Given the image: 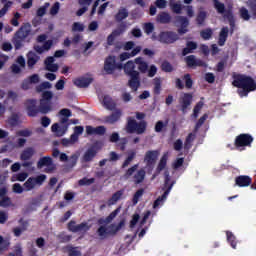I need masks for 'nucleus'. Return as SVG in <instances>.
<instances>
[{"label": "nucleus", "instance_id": "1", "mask_svg": "<svg viewBox=\"0 0 256 256\" xmlns=\"http://www.w3.org/2000/svg\"><path fill=\"white\" fill-rule=\"evenodd\" d=\"M119 213H121V207L116 208L106 218H99L97 220V223L100 226L96 233L101 240L107 239L109 236L117 235V233L121 231L122 227L125 225V220L120 221L117 226H115V224H111L107 227V225H109V223H111Z\"/></svg>", "mask_w": 256, "mask_h": 256}, {"label": "nucleus", "instance_id": "2", "mask_svg": "<svg viewBox=\"0 0 256 256\" xmlns=\"http://www.w3.org/2000/svg\"><path fill=\"white\" fill-rule=\"evenodd\" d=\"M232 79V85L238 89L237 94L239 97H249L250 93L256 91V81L250 75L234 72Z\"/></svg>", "mask_w": 256, "mask_h": 256}, {"label": "nucleus", "instance_id": "3", "mask_svg": "<svg viewBox=\"0 0 256 256\" xmlns=\"http://www.w3.org/2000/svg\"><path fill=\"white\" fill-rule=\"evenodd\" d=\"M31 35H33V30L31 29L30 23L23 24L14 34L12 43L16 50L23 47V43H31Z\"/></svg>", "mask_w": 256, "mask_h": 256}, {"label": "nucleus", "instance_id": "4", "mask_svg": "<svg viewBox=\"0 0 256 256\" xmlns=\"http://www.w3.org/2000/svg\"><path fill=\"white\" fill-rule=\"evenodd\" d=\"M124 73L130 79L128 80V87L132 89V91H139V87H141V76L139 74V71L135 70V62L133 61H128L124 65Z\"/></svg>", "mask_w": 256, "mask_h": 256}, {"label": "nucleus", "instance_id": "5", "mask_svg": "<svg viewBox=\"0 0 256 256\" xmlns=\"http://www.w3.org/2000/svg\"><path fill=\"white\" fill-rule=\"evenodd\" d=\"M126 131L127 133H136L137 135H143V133L147 131V121L142 120L140 122H137V120L133 117H128Z\"/></svg>", "mask_w": 256, "mask_h": 256}, {"label": "nucleus", "instance_id": "6", "mask_svg": "<svg viewBox=\"0 0 256 256\" xmlns=\"http://www.w3.org/2000/svg\"><path fill=\"white\" fill-rule=\"evenodd\" d=\"M152 41H159L163 45H173L179 41V34L174 31H161L158 36L152 35Z\"/></svg>", "mask_w": 256, "mask_h": 256}, {"label": "nucleus", "instance_id": "7", "mask_svg": "<svg viewBox=\"0 0 256 256\" xmlns=\"http://www.w3.org/2000/svg\"><path fill=\"white\" fill-rule=\"evenodd\" d=\"M253 141L254 138L251 134H239L234 140V149H237V151H245V147H251Z\"/></svg>", "mask_w": 256, "mask_h": 256}, {"label": "nucleus", "instance_id": "8", "mask_svg": "<svg viewBox=\"0 0 256 256\" xmlns=\"http://www.w3.org/2000/svg\"><path fill=\"white\" fill-rule=\"evenodd\" d=\"M214 9H216L219 15H223L224 19L229 20L230 25L233 27V10L231 8H226L225 4L220 2L219 0H213Z\"/></svg>", "mask_w": 256, "mask_h": 256}, {"label": "nucleus", "instance_id": "9", "mask_svg": "<svg viewBox=\"0 0 256 256\" xmlns=\"http://www.w3.org/2000/svg\"><path fill=\"white\" fill-rule=\"evenodd\" d=\"M227 19V18H224ZM230 29L227 26H224L221 28L219 35H218V45L219 47H224L225 43H227V39L230 35H233L235 33V16H233L234 25H231V22L227 19Z\"/></svg>", "mask_w": 256, "mask_h": 256}, {"label": "nucleus", "instance_id": "10", "mask_svg": "<svg viewBox=\"0 0 256 256\" xmlns=\"http://www.w3.org/2000/svg\"><path fill=\"white\" fill-rule=\"evenodd\" d=\"M47 176L45 174H40L36 177H29L26 182L23 184L25 191H33L36 186L41 187L45 183Z\"/></svg>", "mask_w": 256, "mask_h": 256}, {"label": "nucleus", "instance_id": "11", "mask_svg": "<svg viewBox=\"0 0 256 256\" xmlns=\"http://www.w3.org/2000/svg\"><path fill=\"white\" fill-rule=\"evenodd\" d=\"M67 229L71 233H87L91 229V225L87 222H82L80 224H77L75 220H71L67 224Z\"/></svg>", "mask_w": 256, "mask_h": 256}, {"label": "nucleus", "instance_id": "12", "mask_svg": "<svg viewBox=\"0 0 256 256\" xmlns=\"http://www.w3.org/2000/svg\"><path fill=\"white\" fill-rule=\"evenodd\" d=\"M67 121H69V118L63 117L60 119V123L62 126H59L58 123H54L51 126L52 133H56L57 137H63L67 133V130L69 129V124H67Z\"/></svg>", "mask_w": 256, "mask_h": 256}, {"label": "nucleus", "instance_id": "13", "mask_svg": "<svg viewBox=\"0 0 256 256\" xmlns=\"http://www.w3.org/2000/svg\"><path fill=\"white\" fill-rule=\"evenodd\" d=\"M99 149H101V147H99V143L98 142L94 143L90 148L86 150V152L82 157V161H84V163H91V161H93V159L97 157V153H99Z\"/></svg>", "mask_w": 256, "mask_h": 256}, {"label": "nucleus", "instance_id": "14", "mask_svg": "<svg viewBox=\"0 0 256 256\" xmlns=\"http://www.w3.org/2000/svg\"><path fill=\"white\" fill-rule=\"evenodd\" d=\"M157 159H159V150H148L144 156L146 167L153 169L155 163H157Z\"/></svg>", "mask_w": 256, "mask_h": 256}, {"label": "nucleus", "instance_id": "15", "mask_svg": "<svg viewBox=\"0 0 256 256\" xmlns=\"http://www.w3.org/2000/svg\"><path fill=\"white\" fill-rule=\"evenodd\" d=\"M180 107L182 113H187V109L191 107V103H193V94L184 93V95L179 99Z\"/></svg>", "mask_w": 256, "mask_h": 256}, {"label": "nucleus", "instance_id": "16", "mask_svg": "<svg viewBox=\"0 0 256 256\" xmlns=\"http://www.w3.org/2000/svg\"><path fill=\"white\" fill-rule=\"evenodd\" d=\"M176 21L179 23L180 28H178V35H185L189 32V19L185 16H176Z\"/></svg>", "mask_w": 256, "mask_h": 256}, {"label": "nucleus", "instance_id": "17", "mask_svg": "<svg viewBox=\"0 0 256 256\" xmlns=\"http://www.w3.org/2000/svg\"><path fill=\"white\" fill-rule=\"evenodd\" d=\"M28 117H37L40 113L39 108H37V100H28L26 106Z\"/></svg>", "mask_w": 256, "mask_h": 256}, {"label": "nucleus", "instance_id": "18", "mask_svg": "<svg viewBox=\"0 0 256 256\" xmlns=\"http://www.w3.org/2000/svg\"><path fill=\"white\" fill-rule=\"evenodd\" d=\"M253 183V179L247 175H240L235 178L236 187H249Z\"/></svg>", "mask_w": 256, "mask_h": 256}, {"label": "nucleus", "instance_id": "19", "mask_svg": "<svg viewBox=\"0 0 256 256\" xmlns=\"http://www.w3.org/2000/svg\"><path fill=\"white\" fill-rule=\"evenodd\" d=\"M187 67H205V62L197 59L195 55H189L185 58Z\"/></svg>", "mask_w": 256, "mask_h": 256}, {"label": "nucleus", "instance_id": "20", "mask_svg": "<svg viewBox=\"0 0 256 256\" xmlns=\"http://www.w3.org/2000/svg\"><path fill=\"white\" fill-rule=\"evenodd\" d=\"M16 63L18 64H12L11 65V71L14 73V75H19L21 73V68L25 69V58L23 56H18L16 59Z\"/></svg>", "mask_w": 256, "mask_h": 256}, {"label": "nucleus", "instance_id": "21", "mask_svg": "<svg viewBox=\"0 0 256 256\" xmlns=\"http://www.w3.org/2000/svg\"><path fill=\"white\" fill-rule=\"evenodd\" d=\"M54 63H55V57L48 56L44 61L46 71H50L51 73H57V71H59V65Z\"/></svg>", "mask_w": 256, "mask_h": 256}, {"label": "nucleus", "instance_id": "22", "mask_svg": "<svg viewBox=\"0 0 256 256\" xmlns=\"http://www.w3.org/2000/svg\"><path fill=\"white\" fill-rule=\"evenodd\" d=\"M91 83H93V78L79 77L73 80V84L80 89H86Z\"/></svg>", "mask_w": 256, "mask_h": 256}, {"label": "nucleus", "instance_id": "23", "mask_svg": "<svg viewBox=\"0 0 256 256\" xmlns=\"http://www.w3.org/2000/svg\"><path fill=\"white\" fill-rule=\"evenodd\" d=\"M104 71H106L107 75H113L115 71V57L109 56L106 58L104 62Z\"/></svg>", "mask_w": 256, "mask_h": 256}, {"label": "nucleus", "instance_id": "24", "mask_svg": "<svg viewBox=\"0 0 256 256\" xmlns=\"http://www.w3.org/2000/svg\"><path fill=\"white\" fill-rule=\"evenodd\" d=\"M87 135H104L107 133V128L105 126H97L96 128L93 126H86Z\"/></svg>", "mask_w": 256, "mask_h": 256}, {"label": "nucleus", "instance_id": "25", "mask_svg": "<svg viewBox=\"0 0 256 256\" xmlns=\"http://www.w3.org/2000/svg\"><path fill=\"white\" fill-rule=\"evenodd\" d=\"M39 59H41V57H39V55H37L35 52L33 51L28 52L27 54L28 69H33V67H35V65L39 63Z\"/></svg>", "mask_w": 256, "mask_h": 256}, {"label": "nucleus", "instance_id": "26", "mask_svg": "<svg viewBox=\"0 0 256 256\" xmlns=\"http://www.w3.org/2000/svg\"><path fill=\"white\" fill-rule=\"evenodd\" d=\"M122 112L121 110H116L115 112H112L109 116H106L104 118L105 123H109L110 125H113V123H117L121 119Z\"/></svg>", "mask_w": 256, "mask_h": 256}, {"label": "nucleus", "instance_id": "27", "mask_svg": "<svg viewBox=\"0 0 256 256\" xmlns=\"http://www.w3.org/2000/svg\"><path fill=\"white\" fill-rule=\"evenodd\" d=\"M39 111L42 115H47V113H51L53 111V106L50 101L40 100Z\"/></svg>", "mask_w": 256, "mask_h": 256}, {"label": "nucleus", "instance_id": "28", "mask_svg": "<svg viewBox=\"0 0 256 256\" xmlns=\"http://www.w3.org/2000/svg\"><path fill=\"white\" fill-rule=\"evenodd\" d=\"M171 189H173V184H171L167 190L164 191V193L159 196L153 203V208L157 209V207H159V205H161L163 203V201H165V199H167V197L169 196V193H171Z\"/></svg>", "mask_w": 256, "mask_h": 256}, {"label": "nucleus", "instance_id": "29", "mask_svg": "<svg viewBox=\"0 0 256 256\" xmlns=\"http://www.w3.org/2000/svg\"><path fill=\"white\" fill-rule=\"evenodd\" d=\"M157 23H161V25H168L171 23V14L168 12H160L156 17Z\"/></svg>", "mask_w": 256, "mask_h": 256}, {"label": "nucleus", "instance_id": "30", "mask_svg": "<svg viewBox=\"0 0 256 256\" xmlns=\"http://www.w3.org/2000/svg\"><path fill=\"white\" fill-rule=\"evenodd\" d=\"M146 175L147 172H145V169L141 168L140 170H138L133 176V181L135 185H141V183L145 181Z\"/></svg>", "mask_w": 256, "mask_h": 256}, {"label": "nucleus", "instance_id": "31", "mask_svg": "<svg viewBox=\"0 0 256 256\" xmlns=\"http://www.w3.org/2000/svg\"><path fill=\"white\" fill-rule=\"evenodd\" d=\"M127 17H129V10H127V8H120L115 14L114 19L116 23H121V21H125Z\"/></svg>", "mask_w": 256, "mask_h": 256}, {"label": "nucleus", "instance_id": "32", "mask_svg": "<svg viewBox=\"0 0 256 256\" xmlns=\"http://www.w3.org/2000/svg\"><path fill=\"white\" fill-rule=\"evenodd\" d=\"M53 165V158L51 156H44L37 162V168L43 169V167H51Z\"/></svg>", "mask_w": 256, "mask_h": 256}, {"label": "nucleus", "instance_id": "33", "mask_svg": "<svg viewBox=\"0 0 256 256\" xmlns=\"http://www.w3.org/2000/svg\"><path fill=\"white\" fill-rule=\"evenodd\" d=\"M35 155V149L33 147H28L24 149L20 155L21 161H29L31 157Z\"/></svg>", "mask_w": 256, "mask_h": 256}, {"label": "nucleus", "instance_id": "34", "mask_svg": "<svg viewBox=\"0 0 256 256\" xmlns=\"http://www.w3.org/2000/svg\"><path fill=\"white\" fill-rule=\"evenodd\" d=\"M125 193V190L124 189H121V190H118L116 191L112 197L108 200V205L111 206V205H115V203H117V201L121 200V198L123 197Z\"/></svg>", "mask_w": 256, "mask_h": 256}, {"label": "nucleus", "instance_id": "35", "mask_svg": "<svg viewBox=\"0 0 256 256\" xmlns=\"http://www.w3.org/2000/svg\"><path fill=\"white\" fill-rule=\"evenodd\" d=\"M135 63H136V65H138V71H140V73H147V71L149 69V64H147V62L143 61L142 57L136 58Z\"/></svg>", "mask_w": 256, "mask_h": 256}, {"label": "nucleus", "instance_id": "36", "mask_svg": "<svg viewBox=\"0 0 256 256\" xmlns=\"http://www.w3.org/2000/svg\"><path fill=\"white\" fill-rule=\"evenodd\" d=\"M103 105L104 107H106V109H108V111H113L117 107V104L113 101V98L110 96H104Z\"/></svg>", "mask_w": 256, "mask_h": 256}, {"label": "nucleus", "instance_id": "37", "mask_svg": "<svg viewBox=\"0 0 256 256\" xmlns=\"http://www.w3.org/2000/svg\"><path fill=\"white\" fill-rule=\"evenodd\" d=\"M227 241L232 247V249H237V237L231 231H226Z\"/></svg>", "mask_w": 256, "mask_h": 256}, {"label": "nucleus", "instance_id": "38", "mask_svg": "<svg viewBox=\"0 0 256 256\" xmlns=\"http://www.w3.org/2000/svg\"><path fill=\"white\" fill-rule=\"evenodd\" d=\"M207 19V11L199 10L196 16V23L199 26L205 25V20Z\"/></svg>", "mask_w": 256, "mask_h": 256}, {"label": "nucleus", "instance_id": "39", "mask_svg": "<svg viewBox=\"0 0 256 256\" xmlns=\"http://www.w3.org/2000/svg\"><path fill=\"white\" fill-rule=\"evenodd\" d=\"M246 5L252 15V19L256 21V0H247Z\"/></svg>", "mask_w": 256, "mask_h": 256}, {"label": "nucleus", "instance_id": "40", "mask_svg": "<svg viewBox=\"0 0 256 256\" xmlns=\"http://www.w3.org/2000/svg\"><path fill=\"white\" fill-rule=\"evenodd\" d=\"M239 16L240 19H243V21H249L250 19H252V14L249 13V10L245 7H241L239 9Z\"/></svg>", "mask_w": 256, "mask_h": 256}, {"label": "nucleus", "instance_id": "41", "mask_svg": "<svg viewBox=\"0 0 256 256\" xmlns=\"http://www.w3.org/2000/svg\"><path fill=\"white\" fill-rule=\"evenodd\" d=\"M136 155L137 152H135V150H131L130 152H128V156L122 164V169H125V167H129L131 161L135 159Z\"/></svg>", "mask_w": 256, "mask_h": 256}, {"label": "nucleus", "instance_id": "42", "mask_svg": "<svg viewBox=\"0 0 256 256\" xmlns=\"http://www.w3.org/2000/svg\"><path fill=\"white\" fill-rule=\"evenodd\" d=\"M161 71H163L164 73H173V71H175V69L173 68V65L170 64L169 61L164 60L161 63Z\"/></svg>", "mask_w": 256, "mask_h": 256}, {"label": "nucleus", "instance_id": "43", "mask_svg": "<svg viewBox=\"0 0 256 256\" xmlns=\"http://www.w3.org/2000/svg\"><path fill=\"white\" fill-rule=\"evenodd\" d=\"M56 237H57L59 243H69V241H71V239H73L72 235H69L65 232L58 234Z\"/></svg>", "mask_w": 256, "mask_h": 256}, {"label": "nucleus", "instance_id": "44", "mask_svg": "<svg viewBox=\"0 0 256 256\" xmlns=\"http://www.w3.org/2000/svg\"><path fill=\"white\" fill-rule=\"evenodd\" d=\"M200 37H202V39L204 41H209V39H211V37H213V29L206 28V29L202 30L200 32Z\"/></svg>", "mask_w": 256, "mask_h": 256}, {"label": "nucleus", "instance_id": "45", "mask_svg": "<svg viewBox=\"0 0 256 256\" xmlns=\"http://www.w3.org/2000/svg\"><path fill=\"white\" fill-rule=\"evenodd\" d=\"M67 253L69 256H81V251L78 247H73L71 245H68L65 247Z\"/></svg>", "mask_w": 256, "mask_h": 256}, {"label": "nucleus", "instance_id": "46", "mask_svg": "<svg viewBox=\"0 0 256 256\" xmlns=\"http://www.w3.org/2000/svg\"><path fill=\"white\" fill-rule=\"evenodd\" d=\"M166 167H167V154H164L158 163L156 172L159 173L160 171H163Z\"/></svg>", "mask_w": 256, "mask_h": 256}, {"label": "nucleus", "instance_id": "47", "mask_svg": "<svg viewBox=\"0 0 256 256\" xmlns=\"http://www.w3.org/2000/svg\"><path fill=\"white\" fill-rule=\"evenodd\" d=\"M93 183H95V178L84 177L78 181L80 187H89V185H93Z\"/></svg>", "mask_w": 256, "mask_h": 256}, {"label": "nucleus", "instance_id": "48", "mask_svg": "<svg viewBox=\"0 0 256 256\" xmlns=\"http://www.w3.org/2000/svg\"><path fill=\"white\" fill-rule=\"evenodd\" d=\"M144 193H145V189H143V188L138 189L134 193L133 198H132L133 205H137V203H139V199H140V197H143Z\"/></svg>", "mask_w": 256, "mask_h": 256}, {"label": "nucleus", "instance_id": "49", "mask_svg": "<svg viewBox=\"0 0 256 256\" xmlns=\"http://www.w3.org/2000/svg\"><path fill=\"white\" fill-rule=\"evenodd\" d=\"M170 8L173 13H176V15H181V11H183V5H181V3L170 2Z\"/></svg>", "mask_w": 256, "mask_h": 256}, {"label": "nucleus", "instance_id": "50", "mask_svg": "<svg viewBox=\"0 0 256 256\" xmlns=\"http://www.w3.org/2000/svg\"><path fill=\"white\" fill-rule=\"evenodd\" d=\"M8 124L10 127H17V125H19V114H12L11 117L8 119Z\"/></svg>", "mask_w": 256, "mask_h": 256}, {"label": "nucleus", "instance_id": "51", "mask_svg": "<svg viewBox=\"0 0 256 256\" xmlns=\"http://www.w3.org/2000/svg\"><path fill=\"white\" fill-rule=\"evenodd\" d=\"M167 128V122H163L161 120L157 121L154 127V131L156 133H162V131H165V129Z\"/></svg>", "mask_w": 256, "mask_h": 256}, {"label": "nucleus", "instance_id": "52", "mask_svg": "<svg viewBox=\"0 0 256 256\" xmlns=\"http://www.w3.org/2000/svg\"><path fill=\"white\" fill-rule=\"evenodd\" d=\"M119 33L115 30H113L111 32V34L108 35L107 37V45H113L115 43V39H117V37H119Z\"/></svg>", "mask_w": 256, "mask_h": 256}, {"label": "nucleus", "instance_id": "53", "mask_svg": "<svg viewBox=\"0 0 256 256\" xmlns=\"http://www.w3.org/2000/svg\"><path fill=\"white\" fill-rule=\"evenodd\" d=\"M203 105H205L203 103V101H199L195 106H194V109H193V117L195 119H197L199 117V113L201 112V109H203Z\"/></svg>", "mask_w": 256, "mask_h": 256}, {"label": "nucleus", "instance_id": "54", "mask_svg": "<svg viewBox=\"0 0 256 256\" xmlns=\"http://www.w3.org/2000/svg\"><path fill=\"white\" fill-rule=\"evenodd\" d=\"M183 80L185 81L186 89H192L193 88V79L191 78V74H185L183 76Z\"/></svg>", "mask_w": 256, "mask_h": 256}, {"label": "nucleus", "instance_id": "55", "mask_svg": "<svg viewBox=\"0 0 256 256\" xmlns=\"http://www.w3.org/2000/svg\"><path fill=\"white\" fill-rule=\"evenodd\" d=\"M195 140V135L193 133L188 134L184 142V149H191V143Z\"/></svg>", "mask_w": 256, "mask_h": 256}, {"label": "nucleus", "instance_id": "56", "mask_svg": "<svg viewBox=\"0 0 256 256\" xmlns=\"http://www.w3.org/2000/svg\"><path fill=\"white\" fill-rule=\"evenodd\" d=\"M154 95H161V79H154Z\"/></svg>", "mask_w": 256, "mask_h": 256}, {"label": "nucleus", "instance_id": "57", "mask_svg": "<svg viewBox=\"0 0 256 256\" xmlns=\"http://www.w3.org/2000/svg\"><path fill=\"white\" fill-rule=\"evenodd\" d=\"M11 198L9 196H6L4 198H0V207L7 208L11 207L12 205Z\"/></svg>", "mask_w": 256, "mask_h": 256}, {"label": "nucleus", "instance_id": "58", "mask_svg": "<svg viewBox=\"0 0 256 256\" xmlns=\"http://www.w3.org/2000/svg\"><path fill=\"white\" fill-rule=\"evenodd\" d=\"M118 23L120 24L118 25V28L115 29L114 31H117L118 35H123V33L127 31V22L121 21Z\"/></svg>", "mask_w": 256, "mask_h": 256}, {"label": "nucleus", "instance_id": "59", "mask_svg": "<svg viewBox=\"0 0 256 256\" xmlns=\"http://www.w3.org/2000/svg\"><path fill=\"white\" fill-rule=\"evenodd\" d=\"M49 3L46 2L42 7L38 8L36 15L37 17H43L45 13H47V9H49Z\"/></svg>", "mask_w": 256, "mask_h": 256}, {"label": "nucleus", "instance_id": "60", "mask_svg": "<svg viewBox=\"0 0 256 256\" xmlns=\"http://www.w3.org/2000/svg\"><path fill=\"white\" fill-rule=\"evenodd\" d=\"M183 163H185V158H177L173 164L172 168L177 171V169H180V167H183Z\"/></svg>", "mask_w": 256, "mask_h": 256}, {"label": "nucleus", "instance_id": "61", "mask_svg": "<svg viewBox=\"0 0 256 256\" xmlns=\"http://www.w3.org/2000/svg\"><path fill=\"white\" fill-rule=\"evenodd\" d=\"M153 31H155V26L153 25V23L148 22L144 24V33H146V35H151Z\"/></svg>", "mask_w": 256, "mask_h": 256}, {"label": "nucleus", "instance_id": "62", "mask_svg": "<svg viewBox=\"0 0 256 256\" xmlns=\"http://www.w3.org/2000/svg\"><path fill=\"white\" fill-rule=\"evenodd\" d=\"M137 169H139V164H135V165H133L132 167H130V168L126 171V173H125V175H124L125 179H129V177H131V176L133 175V173H135V171H137Z\"/></svg>", "mask_w": 256, "mask_h": 256}, {"label": "nucleus", "instance_id": "63", "mask_svg": "<svg viewBox=\"0 0 256 256\" xmlns=\"http://www.w3.org/2000/svg\"><path fill=\"white\" fill-rule=\"evenodd\" d=\"M52 85L50 84V82H42L39 86H37L36 91H38V93H41V91H45V89H51Z\"/></svg>", "mask_w": 256, "mask_h": 256}, {"label": "nucleus", "instance_id": "64", "mask_svg": "<svg viewBox=\"0 0 256 256\" xmlns=\"http://www.w3.org/2000/svg\"><path fill=\"white\" fill-rule=\"evenodd\" d=\"M17 137H31V135H33V131L29 130V129H24V130H19L16 133Z\"/></svg>", "mask_w": 256, "mask_h": 256}]
</instances>
